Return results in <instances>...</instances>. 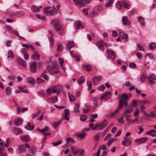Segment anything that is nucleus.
Wrapping results in <instances>:
<instances>
[{
  "instance_id": "obj_44",
  "label": "nucleus",
  "mask_w": 156,
  "mask_h": 156,
  "mask_svg": "<svg viewBox=\"0 0 156 156\" xmlns=\"http://www.w3.org/2000/svg\"><path fill=\"white\" fill-rule=\"evenodd\" d=\"M80 106V104L77 103L75 106L74 108V111L77 112H80V110L79 109Z\"/></svg>"
},
{
  "instance_id": "obj_53",
  "label": "nucleus",
  "mask_w": 156,
  "mask_h": 156,
  "mask_svg": "<svg viewBox=\"0 0 156 156\" xmlns=\"http://www.w3.org/2000/svg\"><path fill=\"white\" fill-rule=\"evenodd\" d=\"M41 110L40 109H39L37 112L36 113L33 114V117L34 118L37 117L38 116H39L40 113H41Z\"/></svg>"
},
{
  "instance_id": "obj_26",
  "label": "nucleus",
  "mask_w": 156,
  "mask_h": 156,
  "mask_svg": "<svg viewBox=\"0 0 156 156\" xmlns=\"http://www.w3.org/2000/svg\"><path fill=\"white\" fill-rule=\"evenodd\" d=\"M92 101L94 104V108H96L97 107L98 104V98L95 97H94L92 99Z\"/></svg>"
},
{
  "instance_id": "obj_62",
  "label": "nucleus",
  "mask_w": 156,
  "mask_h": 156,
  "mask_svg": "<svg viewBox=\"0 0 156 156\" xmlns=\"http://www.w3.org/2000/svg\"><path fill=\"white\" fill-rule=\"evenodd\" d=\"M46 93L47 94H48V95H50L51 94L52 91L50 88H49L46 91Z\"/></svg>"
},
{
  "instance_id": "obj_18",
  "label": "nucleus",
  "mask_w": 156,
  "mask_h": 156,
  "mask_svg": "<svg viewBox=\"0 0 156 156\" xmlns=\"http://www.w3.org/2000/svg\"><path fill=\"white\" fill-rule=\"evenodd\" d=\"M66 48L67 50H69L72 48L74 47V44L73 41L68 42V44H66Z\"/></svg>"
},
{
  "instance_id": "obj_40",
  "label": "nucleus",
  "mask_w": 156,
  "mask_h": 156,
  "mask_svg": "<svg viewBox=\"0 0 156 156\" xmlns=\"http://www.w3.org/2000/svg\"><path fill=\"white\" fill-rule=\"evenodd\" d=\"M54 86L55 88V89L57 90V92L58 90L62 91L63 89V87L60 84H57Z\"/></svg>"
},
{
  "instance_id": "obj_51",
  "label": "nucleus",
  "mask_w": 156,
  "mask_h": 156,
  "mask_svg": "<svg viewBox=\"0 0 156 156\" xmlns=\"http://www.w3.org/2000/svg\"><path fill=\"white\" fill-rule=\"evenodd\" d=\"M62 143V141L61 140H59L58 141H57L56 143L53 142L52 143V144L55 146H57L58 145Z\"/></svg>"
},
{
  "instance_id": "obj_35",
  "label": "nucleus",
  "mask_w": 156,
  "mask_h": 156,
  "mask_svg": "<svg viewBox=\"0 0 156 156\" xmlns=\"http://www.w3.org/2000/svg\"><path fill=\"white\" fill-rule=\"evenodd\" d=\"M101 80L102 77L101 76H94L92 78V80L94 82H97Z\"/></svg>"
},
{
  "instance_id": "obj_19",
  "label": "nucleus",
  "mask_w": 156,
  "mask_h": 156,
  "mask_svg": "<svg viewBox=\"0 0 156 156\" xmlns=\"http://www.w3.org/2000/svg\"><path fill=\"white\" fill-rule=\"evenodd\" d=\"M22 119L21 118H18L15 120L14 124L16 126H19L22 124Z\"/></svg>"
},
{
  "instance_id": "obj_21",
  "label": "nucleus",
  "mask_w": 156,
  "mask_h": 156,
  "mask_svg": "<svg viewBox=\"0 0 156 156\" xmlns=\"http://www.w3.org/2000/svg\"><path fill=\"white\" fill-rule=\"evenodd\" d=\"M96 45L97 47L101 51H103L104 50V46L102 43L100 41L96 42Z\"/></svg>"
},
{
  "instance_id": "obj_41",
  "label": "nucleus",
  "mask_w": 156,
  "mask_h": 156,
  "mask_svg": "<svg viewBox=\"0 0 156 156\" xmlns=\"http://www.w3.org/2000/svg\"><path fill=\"white\" fill-rule=\"evenodd\" d=\"M42 75H41L40 76L37 78L36 82L37 83H40L44 81V80L42 78Z\"/></svg>"
},
{
  "instance_id": "obj_43",
  "label": "nucleus",
  "mask_w": 156,
  "mask_h": 156,
  "mask_svg": "<svg viewBox=\"0 0 156 156\" xmlns=\"http://www.w3.org/2000/svg\"><path fill=\"white\" fill-rule=\"evenodd\" d=\"M11 91V89L9 87H7L5 90V92L7 95H9L10 94Z\"/></svg>"
},
{
  "instance_id": "obj_47",
  "label": "nucleus",
  "mask_w": 156,
  "mask_h": 156,
  "mask_svg": "<svg viewBox=\"0 0 156 156\" xmlns=\"http://www.w3.org/2000/svg\"><path fill=\"white\" fill-rule=\"evenodd\" d=\"M5 141L6 143V144H5L4 145L5 147H7L9 146V144L10 143V139L9 138H7L6 139Z\"/></svg>"
},
{
  "instance_id": "obj_32",
  "label": "nucleus",
  "mask_w": 156,
  "mask_h": 156,
  "mask_svg": "<svg viewBox=\"0 0 156 156\" xmlns=\"http://www.w3.org/2000/svg\"><path fill=\"white\" fill-rule=\"evenodd\" d=\"M144 20V18L142 16H139L138 17V21L140 23L141 25L143 26L145 25Z\"/></svg>"
},
{
  "instance_id": "obj_23",
  "label": "nucleus",
  "mask_w": 156,
  "mask_h": 156,
  "mask_svg": "<svg viewBox=\"0 0 156 156\" xmlns=\"http://www.w3.org/2000/svg\"><path fill=\"white\" fill-rule=\"evenodd\" d=\"M14 133L16 134H19L22 133V131L19 128H16L14 127L12 128Z\"/></svg>"
},
{
  "instance_id": "obj_60",
  "label": "nucleus",
  "mask_w": 156,
  "mask_h": 156,
  "mask_svg": "<svg viewBox=\"0 0 156 156\" xmlns=\"http://www.w3.org/2000/svg\"><path fill=\"white\" fill-rule=\"evenodd\" d=\"M139 119H138L137 118H136L134 120H133L132 122L131 123V124H133L134 123L139 124Z\"/></svg>"
},
{
  "instance_id": "obj_50",
  "label": "nucleus",
  "mask_w": 156,
  "mask_h": 156,
  "mask_svg": "<svg viewBox=\"0 0 156 156\" xmlns=\"http://www.w3.org/2000/svg\"><path fill=\"white\" fill-rule=\"evenodd\" d=\"M146 78V75L145 73L142 74L140 76V80L142 82H143Z\"/></svg>"
},
{
  "instance_id": "obj_61",
  "label": "nucleus",
  "mask_w": 156,
  "mask_h": 156,
  "mask_svg": "<svg viewBox=\"0 0 156 156\" xmlns=\"http://www.w3.org/2000/svg\"><path fill=\"white\" fill-rule=\"evenodd\" d=\"M147 56L148 57V58L150 59H153L154 58V57L152 54L149 53L147 54L145 56L146 57Z\"/></svg>"
},
{
  "instance_id": "obj_27",
  "label": "nucleus",
  "mask_w": 156,
  "mask_h": 156,
  "mask_svg": "<svg viewBox=\"0 0 156 156\" xmlns=\"http://www.w3.org/2000/svg\"><path fill=\"white\" fill-rule=\"evenodd\" d=\"M110 94V93L109 91H106L105 93L103 94L101 96V98H103L105 100L108 99L109 97H108V95Z\"/></svg>"
},
{
  "instance_id": "obj_20",
  "label": "nucleus",
  "mask_w": 156,
  "mask_h": 156,
  "mask_svg": "<svg viewBox=\"0 0 156 156\" xmlns=\"http://www.w3.org/2000/svg\"><path fill=\"white\" fill-rule=\"evenodd\" d=\"M18 150L20 153L24 152L26 150L25 145L23 144H21L19 146Z\"/></svg>"
},
{
  "instance_id": "obj_15",
  "label": "nucleus",
  "mask_w": 156,
  "mask_h": 156,
  "mask_svg": "<svg viewBox=\"0 0 156 156\" xmlns=\"http://www.w3.org/2000/svg\"><path fill=\"white\" fill-rule=\"evenodd\" d=\"M147 139V137H142L140 138L135 140V141L138 144H141L144 143Z\"/></svg>"
},
{
  "instance_id": "obj_46",
  "label": "nucleus",
  "mask_w": 156,
  "mask_h": 156,
  "mask_svg": "<svg viewBox=\"0 0 156 156\" xmlns=\"http://www.w3.org/2000/svg\"><path fill=\"white\" fill-rule=\"evenodd\" d=\"M121 97L122 99H123L124 100H127L129 98V96L126 93H123L121 95Z\"/></svg>"
},
{
  "instance_id": "obj_31",
  "label": "nucleus",
  "mask_w": 156,
  "mask_h": 156,
  "mask_svg": "<svg viewBox=\"0 0 156 156\" xmlns=\"http://www.w3.org/2000/svg\"><path fill=\"white\" fill-rule=\"evenodd\" d=\"M137 101L136 99H134L131 102L129 105V107H133L137 105Z\"/></svg>"
},
{
  "instance_id": "obj_57",
  "label": "nucleus",
  "mask_w": 156,
  "mask_h": 156,
  "mask_svg": "<svg viewBox=\"0 0 156 156\" xmlns=\"http://www.w3.org/2000/svg\"><path fill=\"white\" fill-rule=\"evenodd\" d=\"M133 111V109L132 108H130L126 110L125 112V114L130 113L132 112Z\"/></svg>"
},
{
  "instance_id": "obj_9",
  "label": "nucleus",
  "mask_w": 156,
  "mask_h": 156,
  "mask_svg": "<svg viewBox=\"0 0 156 156\" xmlns=\"http://www.w3.org/2000/svg\"><path fill=\"white\" fill-rule=\"evenodd\" d=\"M106 52L110 58L112 59H114L116 57L115 52L111 50L107 49Z\"/></svg>"
},
{
  "instance_id": "obj_42",
  "label": "nucleus",
  "mask_w": 156,
  "mask_h": 156,
  "mask_svg": "<svg viewBox=\"0 0 156 156\" xmlns=\"http://www.w3.org/2000/svg\"><path fill=\"white\" fill-rule=\"evenodd\" d=\"M122 4V6L124 9H128L130 8V5L125 2H123Z\"/></svg>"
},
{
  "instance_id": "obj_16",
  "label": "nucleus",
  "mask_w": 156,
  "mask_h": 156,
  "mask_svg": "<svg viewBox=\"0 0 156 156\" xmlns=\"http://www.w3.org/2000/svg\"><path fill=\"white\" fill-rule=\"evenodd\" d=\"M132 142L130 140H126L123 141L122 143V144L126 147L129 146L131 144Z\"/></svg>"
},
{
  "instance_id": "obj_55",
  "label": "nucleus",
  "mask_w": 156,
  "mask_h": 156,
  "mask_svg": "<svg viewBox=\"0 0 156 156\" xmlns=\"http://www.w3.org/2000/svg\"><path fill=\"white\" fill-rule=\"evenodd\" d=\"M101 133H98L96 135L94 136V140L95 141H96L98 140L100 136Z\"/></svg>"
},
{
  "instance_id": "obj_4",
  "label": "nucleus",
  "mask_w": 156,
  "mask_h": 156,
  "mask_svg": "<svg viewBox=\"0 0 156 156\" xmlns=\"http://www.w3.org/2000/svg\"><path fill=\"white\" fill-rule=\"evenodd\" d=\"M102 9V8L101 6H96L94 8L93 10L90 13V16L93 17L97 16L100 13Z\"/></svg>"
},
{
  "instance_id": "obj_29",
  "label": "nucleus",
  "mask_w": 156,
  "mask_h": 156,
  "mask_svg": "<svg viewBox=\"0 0 156 156\" xmlns=\"http://www.w3.org/2000/svg\"><path fill=\"white\" fill-rule=\"evenodd\" d=\"M27 81L28 82L32 85H34L36 82L35 80L32 77H28L27 79Z\"/></svg>"
},
{
  "instance_id": "obj_63",
  "label": "nucleus",
  "mask_w": 156,
  "mask_h": 156,
  "mask_svg": "<svg viewBox=\"0 0 156 156\" xmlns=\"http://www.w3.org/2000/svg\"><path fill=\"white\" fill-rule=\"evenodd\" d=\"M140 102L144 104H149L150 103V101L147 100H143L140 101Z\"/></svg>"
},
{
  "instance_id": "obj_17",
  "label": "nucleus",
  "mask_w": 156,
  "mask_h": 156,
  "mask_svg": "<svg viewBox=\"0 0 156 156\" xmlns=\"http://www.w3.org/2000/svg\"><path fill=\"white\" fill-rule=\"evenodd\" d=\"M31 58L34 60H39L40 56L38 53L37 52H36L31 56Z\"/></svg>"
},
{
  "instance_id": "obj_13",
  "label": "nucleus",
  "mask_w": 156,
  "mask_h": 156,
  "mask_svg": "<svg viewBox=\"0 0 156 156\" xmlns=\"http://www.w3.org/2000/svg\"><path fill=\"white\" fill-rule=\"evenodd\" d=\"M122 20V24L124 25H129L130 24L131 22L129 20H128L127 16H123Z\"/></svg>"
},
{
  "instance_id": "obj_64",
  "label": "nucleus",
  "mask_w": 156,
  "mask_h": 156,
  "mask_svg": "<svg viewBox=\"0 0 156 156\" xmlns=\"http://www.w3.org/2000/svg\"><path fill=\"white\" fill-rule=\"evenodd\" d=\"M119 122L121 124H123L124 123V121L123 119V117H122L120 119H119L118 120Z\"/></svg>"
},
{
  "instance_id": "obj_10",
  "label": "nucleus",
  "mask_w": 156,
  "mask_h": 156,
  "mask_svg": "<svg viewBox=\"0 0 156 156\" xmlns=\"http://www.w3.org/2000/svg\"><path fill=\"white\" fill-rule=\"evenodd\" d=\"M147 79L151 84L154 83V80H156V75L153 74L147 77Z\"/></svg>"
},
{
  "instance_id": "obj_2",
  "label": "nucleus",
  "mask_w": 156,
  "mask_h": 156,
  "mask_svg": "<svg viewBox=\"0 0 156 156\" xmlns=\"http://www.w3.org/2000/svg\"><path fill=\"white\" fill-rule=\"evenodd\" d=\"M51 7H46L44 9V14L48 16H51L56 14L58 10L56 9L53 8L51 9H50Z\"/></svg>"
},
{
  "instance_id": "obj_33",
  "label": "nucleus",
  "mask_w": 156,
  "mask_h": 156,
  "mask_svg": "<svg viewBox=\"0 0 156 156\" xmlns=\"http://www.w3.org/2000/svg\"><path fill=\"white\" fill-rule=\"evenodd\" d=\"M31 10L34 12H37L40 11V9L38 7L33 5L31 7Z\"/></svg>"
},
{
  "instance_id": "obj_54",
  "label": "nucleus",
  "mask_w": 156,
  "mask_h": 156,
  "mask_svg": "<svg viewBox=\"0 0 156 156\" xmlns=\"http://www.w3.org/2000/svg\"><path fill=\"white\" fill-rule=\"evenodd\" d=\"M116 140V139L115 138L112 139L108 142L107 143V145L108 147H109L112 144L113 142Z\"/></svg>"
},
{
  "instance_id": "obj_48",
  "label": "nucleus",
  "mask_w": 156,
  "mask_h": 156,
  "mask_svg": "<svg viewBox=\"0 0 156 156\" xmlns=\"http://www.w3.org/2000/svg\"><path fill=\"white\" fill-rule=\"evenodd\" d=\"M13 53L12 51L11 50H9L8 51L7 54V58H13Z\"/></svg>"
},
{
  "instance_id": "obj_36",
  "label": "nucleus",
  "mask_w": 156,
  "mask_h": 156,
  "mask_svg": "<svg viewBox=\"0 0 156 156\" xmlns=\"http://www.w3.org/2000/svg\"><path fill=\"white\" fill-rule=\"evenodd\" d=\"M22 140L24 142H28L30 140V137L28 135H26L22 136L21 137Z\"/></svg>"
},
{
  "instance_id": "obj_24",
  "label": "nucleus",
  "mask_w": 156,
  "mask_h": 156,
  "mask_svg": "<svg viewBox=\"0 0 156 156\" xmlns=\"http://www.w3.org/2000/svg\"><path fill=\"white\" fill-rule=\"evenodd\" d=\"M24 12L22 11H19L17 12L14 13L12 15H14L17 17H21L24 15Z\"/></svg>"
},
{
  "instance_id": "obj_12",
  "label": "nucleus",
  "mask_w": 156,
  "mask_h": 156,
  "mask_svg": "<svg viewBox=\"0 0 156 156\" xmlns=\"http://www.w3.org/2000/svg\"><path fill=\"white\" fill-rule=\"evenodd\" d=\"M58 100L57 97L54 96L51 98H48L47 101L49 103H53L56 102L58 101Z\"/></svg>"
},
{
  "instance_id": "obj_6",
  "label": "nucleus",
  "mask_w": 156,
  "mask_h": 156,
  "mask_svg": "<svg viewBox=\"0 0 156 156\" xmlns=\"http://www.w3.org/2000/svg\"><path fill=\"white\" fill-rule=\"evenodd\" d=\"M16 62L19 65L24 68H26L27 63L26 61L20 57H18L16 58Z\"/></svg>"
},
{
  "instance_id": "obj_59",
  "label": "nucleus",
  "mask_w": 156,
  "mask_h": 156,
  "mask_svg": "<svg viewBox=\"0 0 156 156\" xmlns=\"http://www.w3.org/2000/svg\"><path fill=\"white\" fill-rule=\"evenodd\" d=\"M68 95L69 97L70 101L72 102L75 99V97L74 96L70 94H69Z\"/></svg>"
},
{
  "instance_id": "obj_39",
  "label": "nucleus",
  "mask_w": 156,
  "mask_h": 156,
  "mask_svg": "<svg viewBox=\"0 0 156 156\" xmlns=\"http://www.w3.org/2000/svg\"><path fill=\"white\" fill-rule=\"evenodd\" d=\"M114 0H108L106 3L105 6L106 7L110 6L113 3Z\"/></svg>"
},
{
  "instance_id": "obj_56",
  "label": "nucleus",
  "mask_w": 156,
  "mask_h": 156,
  "mask_svg": "<svg viewBox=\"0 0 156 156\" xmlns=\"http://www.w3.org/2000/svg\"><path fill=\"white\" fill-rule=\"evenodd\" d=\"M87 116L85 115H83L80 117V120L82 121L85 120L87 119Z\"/></svg>"
},
{
  "instance_id": "obj_37",
  "label": "nucleus",
  "mask_w": 156,
  "mask_h": 156,
  "mask_svg": "<svg viewBox=\"0 0 156 156\" xmlns=\"http://www.w3.org/2000/svg\"><path fill=\"white\" fill-rule=\"evenodd\" d=\"M36 19L44 20H45V17L44 16L40 14H37L35 16Z\"/></svg>"
},
{
  "instance_id": "obj_38",
  "label": "nucleus",
  "mask_w": 156,
  "mask_h": 156,
  "mask_svg": "<svg viewBox=\"0 0 156 156\" xmlns=\"http://www.w3.org/2000/svg\"><path fill=\"white\" fill-rule=\"evenodd\" d=\"M66 144H69L71 143H73L75 141L74 139L69 137L66 138Z\"/></svg>"
},
{
  "instance_id": "obj_5",
  "label": "nucleus",
  "mask_w": 156,
  "mask_h": 156,
  "mask_svg": "<svg viewBox=\"0 0 156 156\" xmlns=\"http://www.w3.org/2000/svg\"><path fill=\"white\" fill-rule=\"evenodd\" d=\"M74 5L78 7H82L86 4L85 0H73Z\"/></svg>"
},
{
  "instance_id": "obj_14",
  "label": "nucleus",
  "mask_w": 156,
  "mask_h": 156,
  "mask_svg": "<svg viewBox=\"0 0 156 156\" xmlns=\"http://www.w3.org/2000/svg\"><path fill=\"white\" fill-rule=\"evenodd\" d=\"M81 27L82 28H83V26L82 25V23H81L80 21H76L75 23V29L77 30Z\"/></svg>"
},
{
  "instance_id": "obj_7",
  "label": "nucleus",
  "mask_w": 156,
  "mask_h": 156,
  "mask_svg": "<svg viewBox=\"0 0 156 156\" xmlns=\"http://www.w3.org/2000/svg\"><path fill=\"white\" fill-rule=\"evenodd\" d=\"M57 69L55 67H54L51 68H50V66H48L47 68V70L48 71V72L51 75H54L55 74H57L59 72L58 70H56Z\"/></svg>"
},
{
  "instance_id": "obj_8",
  "label": "nucleus",
  "mask_w": 156,
  "mask_h": 156,
  "mask_svg": "<svg viewBox=\"0 0 156 156\" xmlns=\"http://www.w3.org/2000/svg\"><path fill=\"white\" fill-rule=\"evenodd\" d=\"M108 123L107 120L105 119L101 123H98L99 129L102 130L104 128Z\"/></svg>"
},
{
  "instance_id": "obj_58",
  "label": "nucleus",
  "mask_w": 156,
  "mask_h": 156,
  "mask_svg": "<svg viewBox=\"0 0 156 156\" xmlns=\"http://www.w3.org/2000/svg\"><path fill=\"white\" fill-rule=\"evenodd\" d=\"M88 8H84L83 9L82 12L83 14L85 15H88Z\"/></svg>"
},
{
  "instance_id": "obj_3",
  "label": "nucleus",
  "mask_w": 156,
  "mask_h": 156,
  "mask_svg": "<svg viewBox=\"0 0 156 156\" xmlns=\"http://www.w3.org/2000/svg\"><path fill=\"white\" fill-rule=\"evenodd\" d=\"M70 148L74 155H75L78 153H80V154H79L76 155V156H84V149H80L79 148H76L73 146L70 147Z\"/></svg>"
},
{
  "instance_id": "obj_52",
  "label": "nucleus",
  "mask_w": 156,
  "mask_h": 156,
  "mask_svg": "<svg viewBox=\"0 0 156 156\" xmlns=\"http://www.w3.org/2000/svg\"><path fill=\"white\" fill-rule=\"evenodd\" d=\"M122 101H123V99H121L119 102V106L118 108L119 109L122 108L123 106V104L122 103Z\"/></svg>"
},
{
  "instance_id": "obj_28",
  "label": "nucleus",
  "mask_w": 156,
  "mask_h": 156,
  "mask_svg": "<svg viewBox=\"0 0 156 156\" xmlns=\"http://www.w3.org/2000/svg\"><path fill=\"white\" fill-rule=\"evenodd\" d=\"M25 128L28 130H32L34 129V126L33 125L32 126L30 123H28L27 124V125L25 127Z\"/></svg>"
},
{
  "instance_id": "obj_1",
  "label": "nucleus",
  "mask_w": 156,
  "mask_h": 156,
  "mask_svg": "<svg viewBox=\"0 0 156 156\" xmlns=\"http://www.w3.org/2000/svg\"><path fill=\"white\" fill-rule=\"evenodd\" d=\"M54 29L59 34H62L63 32V30L62 27L60 25L59 21L57 19L52 20L51 22Z\"/></svg>"
},
{
  "instance_id": "obj_25",
  "label": "nucleus",
  "mask_w": 156,
  "mask_h": 156,
  "mask_svg": "<svg viewBox=\"0 0 156 156\" xmlns=\"http://www.w3.org/2000/svg\"><path fill=\"white\" fill-rule=\"evenodd\" d=\"M146 134L151 135L153 137H154L156 136V131L154 130H151L148 131Z\"/></svg>"
},
{
  "instance_id": "obj_30",
  "label": "nucleus",
  "mask_w": 156,
  "mask_h": 156,
  "mask_svg": "<svg viewBox=\"0 0 156 156\" xmlns=\"http://www.w3.org/2000/svg\"><path fill=\"white\" fill-rule=\"evenodd\" d=\"M123 2L118 1L116 3L115 6L117 8L119 9H120L122 6V3Z\"/></svg>"
},
{
  "instance_id": "obj_45",
  "label": "nucleus",
  "mask_w": 156,
  "mask_h": 156,
  "mask_svg": "<svg viewBox=\"0 0 156 156\" xmlns=\"http://www.w3.org/2000/svg\"><path fill=\"white\" fill-rule=\"evenodd\" d=\"M156 46V43L154 42H151L149 45V48L150 49H153Z\"/></svg>"
},
{
  "instance_id": "obj_34",
  "label": "nucleus",
  "mask_w": 156,
  "mask_h": 156,
  "mask_svg": "<svg viewBox=\"0 0 156 156\" xmlns=\"http://www.w3.org/2000/svg\"><path fill=\"white\" fill-rule=\"evenodd\" d=\"M85 78L83 76L79 77L77 80V83L79 85H81L84 81Z\"/></svg>"
},
{
  "instance_id": "obj_11",
  "label": "nucleus",
  "mask_w": 156,
  "mask_h": 156,
  "mask_svg": "<svg viewBox=\"0 0 156 156\" xmlns=\"http://www.w3.org/2000/svg\"><path fill=\"white\" fill-rule=\"evenodd\" d=\"M30 69L32 73H35L36 72L37 64L35 62H32L30 65Z\"/></svg>"
},
{
  "instance_id": "obj_22",
  "label": "nucleus",
  "mask_w": 156,
  "mask_h": 156,
  "mask_svg": "<svg viewBox=\"0 0 156 156\" xmlns=\"http://www.w3.org/2000/svg\"><path fill=\"white\" fill-rule=\"evenodd\" d=\"M82 68L84 70L87 71H90L91 70L92 67L90 65H83L82 66Z\"/></svg>"
},
{
  "instance_id": "obj_49",
  "label": "nucleus",
  "mask_w": 156,
  "mask_h": 156,
  "mask_svg": "<svg viewBox=\"0 0 156 156\" xmlns=\"http://www.w3.org/2000/svg\"><path fill=\"white\" fill-rule=\"evenodd\" d=\"M144 114L147 116L151 117H154L155 115L153 111H151L150 113L149 114L146 113L145 112H144Z\"/></svg>"
}]
</instances>
